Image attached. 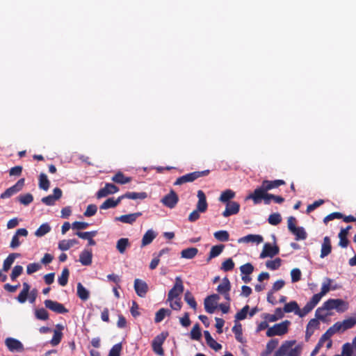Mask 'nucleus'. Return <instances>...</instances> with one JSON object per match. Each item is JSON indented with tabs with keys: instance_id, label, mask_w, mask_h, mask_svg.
Wrapping results in <instances>:
<instances>
[{
	"instance_id": "obj_1",
	"label": "nucleus",
	"mask_w": 356,
	"mask_h": 356,
	"mask_svg": "<svg viewBox=\"0 0 356 356\" xmlns=\"http://www.w3.org/2000/svg\"><path fill=\"white\" fill-rule=\"evenodd\" d=\"M323 309L327 310L335 309L337 312L343 313L348 309V302L342 299H329L323 303Z\"/></svg>"
},
{
	"instance_id": "obj_2",
	"label": "nucleus",
	"mask_w": 356,
	"mask_h": 356,
	"mask_svg": "<svg viewBox=\"0 0 356 356\" xmlns=\"http://www.w3.org/2000/svg\"><path fill=\"white\" fill-rule=\"evenodd\" d=\"M290 324L291 322L288 320L275 324L267 330L266 336L268 337L282 336L288 332Z\"/></svg>"
},
{
	"instance_id": "obj_3",
	"label": "nucleus",
	"mask_w": 356,
	"mask_h": 356,
	"mask_svg": "<svg viewBox=\"0 0 356 356\" xmlns=\"http://www.w3.org/2000/svg\"><path fill=\"white\" fill-rule=\"evenodd\" d=\"M210 172L209 170L202 171H195L191 173L186 174L177 179L174 185H181L188 182H193L200 177L207 176Z\"/></svg>"
},
{
	"instance_id": "obj_4",
	"label": "nucleus",
	"mask_w": 356,
	"mask_h": 356,
	"mask_svg": "<svg viewBox=\"0 0 356 356\" xmlns=\"http://www.w3.org/2000/svg\"><path fill=\"white\" fill-rule=\"evenodd\" d=\"M296 218L290 216L288 218L287 224L289 230L296 236V240H305L307 238V233L302 227H296Z\"/></svg>"
},
{
	"instance_id": "obj_5",
	"label": "nucleus",
	"mask_w": 356,
	"mask_h": 356,
	"mask_svg": "<svg viewBox=\"0 0 356 356\" xmlns=\"http://www.w3.org/2000/svg\"><path fill=\"white\" fill-rule=\"evenodd\" d=\"M168 336V332H163L161 334H158L154 337L152 342V347L153 351L159 356L164 355V350L163 349L162 345L163 344L165 340Z\"/></svg>"
},
{
	"instance_id": "obj_6",
	"label": "nucleus",
	"mask_w": 356,
	"mask_h": 356,
	"mask_svg": "<svg viewBox=\"0 0 356 356\" xmlns=\"http://www.w3.org/2000/svg\"><path fill=\"white\" fill-rule=\"evenodd\" d=\"M184 291L183 282L181 277H177L175 279V283L173 287L169 291L168 294V302H172L175 298H179V296Z\"/></svg>"
},
{
	"instance_id": "obj_7",
	"label": "nucleus",
	"mask_w": 356,
	"mask_h": 356,
	"mask_svg": "<svg viewBox=\"0 0 356 356\" xmlns=\"http://www.w3.org/2000/svg\"><path fill=\"white\" fill-rule=\"evenodd\" d=\"M25 179L22 178L19 179L15 185L7 188L3 193L1 194L0 198L6 199L9 198L13 195L19 192L24 187Z\"/></svg>"
},
{
	"instance_id": "obj_8",
	"label": "nucleus",
	"mask_w": 356,
	"mask_h": 356,
	"mask_svg": "<svg viewBox=\"0 0 356 356\" xmlns=\"http://www.w3.org/2000/svg\"><path fill=\"white\" fill-rule=\"evenodd\" d=\"M178 202L179 197L173 190H171L170 192L165 195L161 200V202L164 206L170 209L175 208Z\"/></svg>"
},
{
	"instance_id": "obj_9",
	"label": "nucleus",
	"mask_w": 356,
	"mask_h": 356,
	"mask_svg": "<svg viewBox=\"0 0 356 356\" xmlns=\"http://www.w3.org/2000/svg\"><path fill=\"white\" fill-rule=\"evenodd\" d=\"M219 299L220 297L218 294H212L207 296L204 302L206 312L209 314H213L217 307V302Z\"/></svg>"
},
{
	"instance_id": "obj_10",
	"label": "nucleus",
	"mask_w": 356,
	"mask_h": 356,
	"mask_svg": "<svg viewBox=\"0 0 356 356\" xmlns=\"http://www.w3.org/2000/svg\"><path fill=\"white\" fill-rule=\"evenodd\" d=\"M280 248L277 245H272L269 243H266L264 245L263 250L259 255L260 259L266 257H273L279 254Z\"/></svg>"
},
{
	"instance_id": "obj_11",
	"label": "nucleus",
	"mask_w": 356,
	"mask_h": 356,
	"mask_svg": "<svg viewBox=\"0 0 356 356\" xmlns=\"http://www.w3.org/2000/svg\"><path fill=\"white\" fill-rule=\"evenodd\" d=\"M44 304L46 308L57 314H66L68 312V309H66L63 304L58 302L51 300H44Z\"/></svg>"
},
{
	"instance_id": "obj_12",
	"label": "nucleus",
	"mask_w": 356,
	"mask_h": 356,
	"mask_svg": "<svg viewBox=\"0 0 356 356\" xmlns=\"http://www.w3.org/2000/svg\"><path fill=\"white\" fill-rule=\"evenodd\" d=\"M356 325V318L350 317L343 321H338L334 324L336 330L338 332H344L353 327Z\"/></svg>"
},
{
	"instance_id": "obj_13",
	"label": "nucleus",
	"mask_w": 356,
	"mask_h": 356,
	"mask_svg": "<svg viewBox=\"0 0 356 356\" xmlns=\"http://www.w3.org/2000/svg\"><path fill=\"white\" fill-rule=\"evenodd\" d=\"M5 344L10 352L22 353L24 350L22 342L14 338L8 337L6 339Z\"/></svg>"
},
{
	"instance_id": "obj_14",
	"label": "nucleus",
	"mask_w": 356,
	"mask_h": 356,
	"mask_svg": "<svg viewBox=\"0 0 356 356\" xmlns=\"http://www.w3.org/2000/svg\"><path fill=\"white\" fill-rule=\"evenodd\" d=\"M119 191V188L113 184L106 183L104 188L99 189L96 193L98 199L106 197L108 195L114 194Z\"/></svg>"
},
{
	"instance_id": "obj_15",
	"label": "nucleus",
	"mask_w": 356,
	"mask_h": 356,
	"mask_svg": "<svg viewBox=\"0 0 356 356\" xmlns=\"http://www.w3.org/2000/svg\"><path fill=\"white\" fill-rule=\"evenodd\" d=\"M54 194L49 195L42 198L41 201L47 206H52L55 202L62 197L63 192L60 188H55L53 190Z\"/></svg>"
},
{
	"instance_id": "obj_16",
	"label": "nucleus",
	"mask_w": 356,
	"mask_h": 356,
	"mask_svg": "<svg viewBox=\"0 0 356 356\" xmlns=\"http://www.w3.org/2000/svg\"><path fill=\"white\" fill-rule=\"evenodd\" d=\"M332 282V280L326 277L322 284L321 292L314 294L313 296L320 302L322 297H323L326 293H327L331 289L334 290L336 289L335 287L331 286Z\"/></svg>"
},
{
	"instance_id": "obj_17",
	"label": "nucleus",
	"mask_w": 356,
	"mask_h": 356,
	"mask_svg": "<svg viewBox=\"0 0 356 356\" xmlns=\"http://www.w3.org/2000/svg\"><path fill=\"white\" fill-rule=\"evenodd\" d=\"M266 192V191L264 190L263 186L261 185V186L257 188L252 193L250 194L247 197V199L252 200L254 204H259L264 197V196Z\"/></svg>"
},
{
	"instance_id": "obj_18",
	"label": "nucleus",
	"mask_w": 356,
	"mask_h": 356,
	"mask_svg": "<svg viewBox=\"0 0 356 356\" xmlns=\"http://www.w3.org/2000/svg\"><path fill=\"white\" fill-rule=\"evenodd\" d=\"M134 289L138 296L144 298L148 291V286L145 282L140 279H136L134 281Z\"/></svg>"
},
{
	"instance_id": "obj_19",
	"label": "nucleus",
	"mask_w": 356,
	"mask_h": 356,
	"mask_svg": "<svg viewBox=\"0 0 356 356\" xmlns=\"http://www.w3.org/2000/svg\"><path fill=\"white\" fill-rule=\"evenodd\" d=\"M197 197L198 198V201L196 205V209L200 211L201 213L206 212L208 208V204L204 193L202 190H199L197 191Z\"/></svg>"
},
{
	"instance_id": "obj_20",
	"label": "nucleus",
	"mask_w": 356,
	"mask_h": 356,
	"mask_svg": "<svg viewBox=\"0 0 356 356\" xmlns=\"http://www.w3.org/2000/svg\"><path fill=\"white\" fill-rule=\"evenodd\" d=\"M240 204L236 202H229L226 203L225 210L222 213V216L225 218L238 213Z\"/></svg>"
},
{
	"instance_id": "obj_21",
	"label": "nucleus",
	"mask_w": 356,
	"mask_h": 356,
	"mask_svg": "<svg viewBox=\"0 0 356 356\" xmlns=\"http://www.w3.org/2000/svg\"><path fill=\"white\" fill-rule=\"evenodd\" d=\"M142 215L140 212H136L134 213H129L126 215H122L115 218V220L120 221L123 223L133 224L136 222V219Z\"/></svg>"
},
{
	"instance_id": "obj_22",
	"label": "nucleus",
	"mask_w": 356,
	"mask_h": 356,
	"mask_svg": "<svg viewBox=\"0 0 356 356\" xmlns=\"http://www.w3.org/2000/svg\"><path fill=\"white\" fill-rule=\"evenodd\" d=\"M318 302L319 301L314 296H312L311 300L305 305L302 309L299 308L298 316L300 317H304L308 313H309Z\"/></svg>"
},
{
	"instance_id": "obj_23",
	"label": "nucleus",
	"mask_w": 356,
	"mask_h": 356,
	"mask_svg": "<svg viewBox=\"0 0 356 356\" xmlns=\"http://www.w3.org/2000/svg\"><path fill=\"white\" fill-rule=\"evenodd\" d=\"M97 234V231H91V232H76L75 235L82 239H86L88 241V245L90 246H93L96 245L95 241L93 239V237L95 236Z\"/></svg>"
},
{
	"instance_id": "obj_24",
	"label": "nucleus",
	"mask_w": 356,
	"mask_h": 356,
	"mask_svg": "<svg viewBox=\"0 0 356 356\" xmlns=\"http://www.w3.org/2000/svg\"><path fill=\"white\" fill-rule=\"evenodd\" d=\"M286 182L282 179H275L273 181L270 180H264L261 183V185L264 188V190L268 192L270 190L273 188H277L280 186L285 185Z\"/></svg>"
},
{
	"instance_id": "obj_25",
	"label": "nucleus",
	"mask_w": 356,
	"mask_h": 356,
	"mask_svg": "<svg viewBox=\"0 0 356 356\" xmlns=\"http://www.w3.org/2000/svg\"><path fill=\"white\" fill-rule=\"evenodd\" d=\"M296 343V341H285L278 350L275 353L273 356H284L291 347Z\"/></svg>"
},
{
	"instance_id": "obj_26",
	"label": "nucleus",
	"mask_w": 356,
	"mask_h": 356,
	"mask_svg": "<svg viewBox=\"0 0 356 356\" xmlns=\"http://www.w3.org/2000/svg\"><path fill=\"white\" fill-rule=\"evenodd\" d=\"M92 252L91 250L85 249L79 255V261L83 266H89L92 264Z\"/></svg>"
},
{
	"instance_id": "obj_27",
	"label": "nucleus",
	"mask_w": 356,
	"mask_h": 356,
	"mask_svg": "<svg viewBox=\"0 0 356 356\" xmlns=\"http://www.w3.org/2000/svg\"><path fill=\"white\" fill-rule=\"evenodd\" d=\"M332 251L331 241L329 236H325L321 245V257L324 258Z\"/></svg>"
},
{
	"instance_id": "obj_28",
	"label": "nucleus",
	"mask_w": 356,
	"mask_h": 356,
	"mask_svg": "<svg viewBox=\"0 0 356 356\" xmlns=\"http://www.w3.org/2000/svg\"><path fill=\"white\" fill-rule=\"evenodd\" d=\"M63 329V325L58 324L56 326V329L54 331V335L51 340V343L52 346H55L59 344L62 339L63 333L61 330Z\"/></svg>"
},
{
	"instance_id": "obj_29",
	"label": "nucleus",
	"mask_w": 356,
	"mask_h": 356,
	"mask_svg": "<svg viewBox=\"0 0 356 356\" xmlns=\"http://www.w3.org/2000/svg\"><path fill=\"white\" fill-rule=\"evenodd\" d=\"M122 200H123V197H122V195L118 197L116 200H114L113 198H108L100 205L99 208L100 209L114 208L120 204Z\"/></svg>"
},
{
	"instance_id": "obj_30",
	"label": "nucleus",
	"mask_w": 356,
	"mask_h": 356,
	"mask_svg": "<svg viewBox=\"0 0 356 356\" xmlns=\"http://www.w3.org/2000/svg\"><path fill=\"white\" fill-rule=\"evenodd\" d=\"M263 241V237L260 235L248 234L241 237L238 240V243H260Z\"/></svg>"
},
{
	"instance_id": "obj_31",
	"label": "nucleus",
	"mask_w": 356,
	"mask_h": 356,
	"mask_svg": "<svg viewBox=\"0 0 356 356\" xmlns=\"http://www.w3.org/2000/svg\"><path fill=\"white\" fill-rule=\"evenodd\" d=\"M156 237V234L153 230H147L143 236L141 247H144L150 244Z\"/></svg>"
},
{
	"instance_id": "obj_32",
	"label": "nucleus",
	"mask_w": 356,
	"mask_h": 356,
	"mask_svg": "<svg viewBox=\"0 0 356 356\" xmlns=\"http://www.w3.org/2000/svg\"><path fill=\"white\" fill-rule=\"evenodd\" d=\"M78 243L79 241L75 238L69 240L64 239L58 243V248L62 251H66Z\"/></svg>"
},
{
	"instance_id": "obj_33",
	"label": "nucleus",
	"mask_w": 356,
	"mask_h": 356,
	"mask_svg": "<svg viewBox=\"0 0 356 356\" xmlns=\"http://www.w3.org/2000/svg\"><path fill=\"white\" fill-rule=\"evenodd\" d=\"M20 254L19 253H11L10 254L7 258L3 261V268L2 270L5 272H7L13 265L15 261V259L19 257Z\"/></svg>"
},
{
	"instance_id": "obj_34",
	"label": "nucleus",
	"mask_w": 356,
	"mask_h": 356,
	"mask_svg": "<svg viewBox=\"0 0 356 356\" xmlns=\"http://www.w3.org/2000/svg\"><path fill=\"white\" fill-rule=\"evenodd\" d=\"M111 180L119 184H125L131 181V177L124 176L122 172H118L112 177Z\"/></svg>"
},
{
	"instance_id": "obj_35",
	"label": "nucleus",
	"mask_w": 356,
	"mask_h": 356,
	"mask_svg": "<svg viewBox=\"0 0 356 356\" xmlns=\"http://www.w3.org/2000/svg\"><path fill=\"white\" fill-rule=\"evenodd\" d=\"M225 245L222 244L213 245L211 247V250L207 258V261H209L213 258L219 256L223 251Z\"/></svg>"
},
{
	"instance_id": "obj_36",
	"label": "nucleus",
	"mask_w": 356,
	"mask_h": 356,
	"mask_svg": "<svg viewBox=\"0 0 356 356\" xmlns=\"http://www.w3.org/2000/svg\"><path fill=\"white\" fill-rule=\"evenodd\" d=\"M30 290V285L27 282L23 283V289L17 297V300L20 303H24L26 300Z\"/></svg>"
},
{
	"instance_id": "obj_37",
	"label": "nucleus",
	"mask_w": 356,
	"mask_h": 356,
	"mask_svg": "<svg viewBox=\"0 0 356 356\" xmlns=\"http://www.w3.org/2000/svg\"><path fill=\"white\" fill-rule=\"evenodd\" d=\"M77 296L83 301L87 300L90 297L89 291L83 286L81 282L77 284Z\"/></svg>"
},
{
	"instance_id": "obj_38",
	"label": "nucleus",
	"mask_w": 356,
	"mask_h": 356,
	"mask_svg": "<svg viewBox=\"0 0 356 356\" xmlns=\"http://www.w3.org/2000/svg\"><path fill=\"white\" fill-rule=\"evenodd\" d=\"M122 197H123V199L127 198L131 200H144L147 197V194L145 192H127L125 194L122 195Z\"/></svg>"
},
{
	"instance_id": "obj_39",
	"label": "nucleus",
	"mask_w": 356,
	"mask_h": 356,
	"mask_svg": "<svg viewBox=\"0 0 356 356\" xmlns=\"http://www.w3.org/2000/svg\"><path fill=\"white\" fill-rule=\"evenodd\" d=\"M231 289V284L229 279L225 277L222 279V282L217 287V291L221 294L229 292Z\"/></svg>"
},
{
	"instance_id": "obj_40",
	"label": "nucleus",
	"mask_w": 356,
	"mask_h": 356,
	"mask_svg": "<svg viewBox=\"0 0 356 356\" xmlns=\"http://www.w3.org/2000/svg\"><path fill=\"white\" fill-rule=\"evenodd\" d=\"M198 252V250L196 248H188L184 249L181 252V256L182 258L191 259L194 258Z\"/></svg>"
},
{
	"instance_id": "obj_41",
	"label": "nucleus",
	"mask_w": 356,
	"mask_h": 356,
	"mask_svg": "<svg viewBox=\"0 0 356 356\" xmlns=\"http://www.w3.org/2000/svg\"><path fill=\"white\" fill-rule=\"evenodd\" d=\"M170 314L171 311L170 309L161 308L156 312L154 321L157 323H160L165 318V316H170Z\"/></svg>"
},
{
	"instance_id": "obj_42",
	"label": "nucleus",
	"mask_w": 356,
	"mask_h": 356,
	"mask_svg": "<svg viewBox=\"0 0 356 356\" xmlns=\"http://www.w3.org/2000/svg\"><path fill=\"white\" fill-rule=\"evenodd\" d=\"M337 331L336 330V328L334 325H333L330 327H329L327 331L321 336V337L319 339V342L323 345L324 342L327 340H330V338L337 333Z\"/></svg>"
},
{
	"instance_id": "obj_43",
	"label": "nucleus",
	"mask_w": 356,
	"mask_h": 356,
	"mask_svg": "<svg viewBox=\"0 0 356 356\" xmlns=\"http://www.w3.org/2000/svg\"><path fill=\"white\" fill-rule=\"evenodd\" d=\"M232 332L235 334L236 339L242 343L245 342V340L243 337L242 325L240 323L236 324L232 327Z\"/></svg>"
},
{
	"instance_id": "obj_44",
	"label": "nucleus",
	"mask_w": 356,
	"mask_h": 356,
	"mask_svg": "<svg viewBox=\"0 0 356 356\" xmlns=\"http://www.w3.org/2000/svg\"><path fill=\"white\" fill-rule=\"evenodd\" d=\"M234 196L235 193L230 189H227L221 193L219 200L223 203H227L231 202L230 200L234 198Z\"/></svg>"
},
{
	"instance_id": "obj_45",
	"label": "nucleus",
	"mask_w": 356,
	"mask_h": 356,
	"mask_svg": "<svg viewBox=\"0 0 356 356\" xmlns=\"http://www.w3.org/2000/svg\"><path fill=\"white\" fill-rule=\"evenodd\" d=\"M69 275V269L67 268H64L62 270L61 275L58 278V284L62 286H66L68 282Z\"/></svg>"
},
{
	"instance_id": "obj_46",
	"label": "nucleus",
	"mask_w": 356,
	"mask_h": 356,
	"mask_svg": "<svg viewBox=\"0 0 356 356\" xmlns=\"http://www.w3.org/2000/svg\"><path fill=\"white\" fill-rule=\"evenodd\" d=\"M299 306L296 301H291L285 304L284 307V312L290 313L294 312L296 314L298 315Z\"/></svg>"
},
{
	"instance_id": "obj_47",
	"label": "nucleus",
	"mask_w": 356,
	"mask_h": 356,
	"mask_svg": "<svg viewBox=\"0 0 356 356\" xmlns=\"http://www.w3.org/2000/svg\"><path fill=\"white\" fill-rule=\"evenodd\" d=\"M50 182L47 176L44 173H41L39 176V188L44 191H47L49 188Z\"/></svg>"
},
{
	"instance_id": "obj_48",
	"label": "nucleus",
	"mask_w": 356,
	"mask_h": 356,
	"mask_svg": "<svg viewBox=\"0 0 356 356\" xmlns=\"http://www.w3.org/2000/svg\"><path fill=\"white\" fill-rule=\"evenodd\" d=\"M129 245V241L127 238H122L117 242L116 248L120 253L123 254L126 248Z\"/></svg>"
},
{
	"instance_id": "obj_49",
	"label": "nucleus",
	"mask_w": 356,
	"mask_h": 356,
	"mask_svg": "<svg viewBox=\"0 0 356 356\" xmlns=\"http://www.w3.org/2000/svg\"><path fill=\"white\" fill-rule=\"evenodd\" d=\"M216 239L221 242L228 241L229 239V234L226 230L217 231L213 234Z\"/></svg>"
},
{
	"instance_id": "obj_50",
	"label": "nucleus",
	"mask_w": 356,
	"mask_h": 356,
	"mask_svg": "<svg viewBox=\"0 0 356 356\" xmlns=\"http://www.w3.org/2000/svg\"><path fill=\"white\" fill-rule=\"evenodd\" d=\"M184 300L188 303V305L193 308L194 310L197 309V302L193 296V294L187 291L184 294Z\"/></svg>"
},
{
	"instance_id": "obj_51",
	"label": "nucleus",
	"mask_w": 356,
	"mask_h": 356,
	"mask_svg": "<svg viewBox=\"0 0 356 356\" xmlns=\"http://www.w3.org/2000/svg\"><path fill=\"white\" fill-rule=\"evenodd\" d=\"M51 230V227L48 223H44L41 225L38 229L35 231V235L38 237H41L44 236L46 234L49 232Z\"/></svg>"
},
{
	"instance_id": "obj_52",
	"label": "nucleus",
	"mask_w": 356,
	"mask_h": 356,
	"mask_svg": "<svg viewBox=\"0 0 356 356\" xmlns=\"http://www.w3.org/2000/svg\"><path fill=\"white\" fill-rule=\"evenodd\" d=\"M17 200L22 204L27 206L33 202V197L31 193H26L18 196Z\"/></svg>"
},
{
	"instance_id": "obj_53",
	"label": "nucleus",
	"mask_w": 356,
	"mask_h": 356,
	"mask_svg": "<svg viewBox=\"0 0 356 356\" xmlns=\"http://www.w3.org/2000/svg\"><path fill=\"white\" fill-rule=\"evenodd\" d=\"M191 338L193 340H200L202 336L199 323H196L193 327L191 333Z\"/></svg>"
},
{
	"instance_id": "obj_54",
	"label": "nucleus",
	"mask_w": 356,
	"mask_h": 356,
	"mask_svg": "<svg viewBox=\"0 0 356 356\" xmlns=\"http://www.w3.org/2000/svg\"><path fill=\"white\" fill-rule=\"evenodd\" d=\"M282 260L280 258H276L274 260L267 261L266 263V267L272 270H277L281 266Z\"/></svg>"
},
{
	"instance_id": "obj_55",
	"label": "nucleus",
	"mask_w": 356,
	"mask_h": 356,
	"mask_svg": "<svg viewBox=\"0 0 356 356\" xmlns=\"http://www.w3.org/2000/svg\"><path fill=\"white\" fill-rule=\"evenodd\" d=\"M250 309L249 305H246L244 306L239 312H238L235 315L236 321H242L244 320L248 314Z\"/></svg>"
},
{
	"instance_id": "obj_56",
	"label": "nucleus",
	"mask_w": 356,
	"mask_h": 356,
	"mask_svg": "<svg viewBox=\"0 0 356 356\" xmlns=\"http://www.w3.org/2000/svg\"><path fill=\"white\" fill-rule=\"evenodd\" d=\"M35 316L39 320L46 321L49 318V313L44 308L35 309Z\"/></svg>"
},
{
	"instance_id": "obj_57",
	"label": "nucleus",
	"mask_w": 356,
	"mask_h": 356,
	"mask_svg": "<svg viewBox=\"0 0 356 356\" xmlns=\"http://www.w3.org/2000/svg\"><path fill=\"white\" fill-rule=\"evenodd\" d=\"M268 222L272 225H277L282 221L281 215L279 213H274L269 216Z\"/></svg>"
},
{
	"instance_id": "obj_58",
	"label": "nucleus",
	"mask_w": 356,
	"mask_h": 356,
	"mask_svg": "<svg viewBox=\"0 0 356 356\" xmlns=\"http://www.w3.org/2000/svg\"><path fill=\"white\" fill-rule=\"evenodd\" d=\"M234 268V262L231 258L226 259L222 262L221 269L225 272L231 271Z\"/></svg>"
},
{
	"instance_id": "obj_59",
	"label": "nucleus",
	"mask_w": 356,
	"mask_h": 356,
	"mask_svg": "<svg viewBox=\"0 0 356 356\" xmlns=\"http://www.w3.org/2000/svg\"><path fill=\"white\" fill-rule=\"evenodd\" d=\"M23 272V267L19 265L15 266L10 274V279L12 281H15Z\"/></svg>"
},
{
	"instance_id": "obj_60",
	"label": "nucleus",
	"mask_w": 356,
	"mask_h": 356,
	"mask_svg": "<svg viewBox=\"0 0 356 356\" xmlns=\"http://www.w3.org/2000/svg\"><path fill=\"white\" fill-rule=\"evenodd\" d=\"M240 270L242 274L250 275L254 270V266L250 263H247L240 267Z\"/></svg>"
},
{
	"instance_id": "obj_61",
	"label": "nucleus",
	"mask_w": 356,
	"mask_h": 356,
	"mask_svg": "<svg viewBox=\"0 0 356 356\" xmlns=\"http://www.w3.org/2000/svg\"><path fill=\"white\" fill-rule=\"evenodd\" d=\"M97 207L95 204H89L83 213V215L86 217H91L97 213Z\"/></svg>"
},
{
	"instance_id": "obj_62",
	"label": "nucleus",
	"mask_w": 356,
	"mask_h": 356,
	"mask_svg": "<svg viewBox=\"0 0 356 356\" xmlns=\"http://www.w3.org/2000/svg\"><path fill=\"white\" fill-rule=\"evenodd\" d=\"M302 352V347L300 345L296 346L294 348L291 347L286 353V356H300Z\"/></svg>"
},
{
	"instance_id": "obj_63",
	"label": "nucleus",
	"mask_w": 356,
	"mask_h": 356,
	"mask_svg": "<svg viewBox=\"0 0 356 356\" xmlns=\"http://www.w3.org/2000/svg\"><path fill=\"white\" fill-rule=\"evenodd\" d=\"M122 350V345L120 343L115 344L109 351L108 356H120Z\"/></svg>"
},
{
	"instance_id": "obj_64",
	"label": "nucleus",
	"mask_w": 356,
	"mask_h": 356,
	"mask_svg": "<svg viewBox=\"0 0 356 356\" xmlns=\"http://www.w3.org/2000/svg\"><path fill=\"white\" fill-rule=\"evenodd\" d=\"M353 346L349 343H346L342 346L343 356H352Z\"/></svg>"
}]
</instances>
